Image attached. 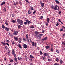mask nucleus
Here are the masks:
<instances>
[{
  "instance_id": "bb28decb",
  "label": "nucleus",
  "mask_w": 65,
  "mask_h": 65,
  "mask_svg": "<svg viewBox=\"0 0 65 65\" xmlns=\"http://www.w3.org/2000/svg\"><path fill=\"white\" fill-rule=\"evenodd\" d=\"M5 24L6 26H8V22L6 21V22H5Z\"/></svg>"
},
{
  "instance_id": "69168bd1",
  "label": "nucleus",
  "mask_w": 65,
  "mask_h": 65,
  "mask_svg": "<svg viewBox=\"0 0 65 65\" xmlns=\"http://www.w3.org/2000/svg\"><path fill=\"white\" fill-rule=\"evenodd\" d=\"M33 65V63H30V65Z\"/></svg>"
},
{
  "instance_id": "0e129e2a",
  "label": "nucleus",
  "mask_w": 65,
  "mask_h": 65,
  "mask_svg": "<svg viewBox=\"0 0 65 65\" xmlns=\"http://www.w3.org/2000/svg\"><path fill=\"white\" fill-rule=\"evenodd\" d=\"M48 24L47 23L46 24V26H48Z\"/></svg>"
},
{
  "instance_id": "6e6552de",
  "label": "nucleus",
  "mask_w": 65,
  "mask_h": 65,
  "mask_svg": "<svg viewBox=\"0 0 65 65\" xmlns=\"http://www.w3.org/2000/svg\"><path fill=\"white\" fill-rule=\"evenodd\" d=\"M58 7V6L57 5L55 6L54 8V10H57V8Z\"/></svg>"
},
{
  "instance_id": "0eeeda50",
  "label": "nucleus",
  "mask_w": 65,
  "mask_h": 65,
  "mask_svg": "<svg viewBox=\"0 0 65 65\" xmlns=\"http://www.w3.org/2000/svg\"><path fill=\"white\" fill-rule=\"evenodd\" d=\"M23 47L24 48H27L28 47V46L26 45V44L23 45Z\"/></svg>"
},
{
  "instance_id": "5fc2aeb1",
  "label": "nucleus",
  "mask_w": 65,
  "mask_h": 65,
  "mask_svg": "<svg viewBox=\"0 0 65 65\" xmlns=\"http://www.w3.org/2000/svg\"><path fill=\"white\" fill-rule=\"evenodd\" d=\"M56 52L57 53H59V51L58 50H57Z\"/></svg>"
},
{
  "instance_id": "4d7b16f0",
  "label": "nucleus",
  "mask_w": 65,
  "mask_h": 65,
  "mask_svg": "<svg viewBox=\"0 0 65 65\" xmlns=\"http://www.w3.org/2000/svg\"><path fill=\"white\" fill-rule=\"evenodd\" d=\"M23 40L24 41H26V39L23 38Z\"/></svg>"
},
{
  "instance_id": "b1692460",
  "label": "nucleus",
  "mask_w": 65,
  "mask_h": 65,
  "mask_svg": "<svg viewBox=\"0 0 65 65\" xmlns=\"http://www.w3.org/2000/svg\"><path fill=\"white\" fill-rule=\"evenodd\" d=\"M30 8L31 10H34V8H33V7L32 6H30Z\"/></svg>"
},
{
  "instance_id": "8fccbe9b",
  "label": "nucleus",
  "mask_w": 65,
  "mask_h": 65,
  "mask_svg": "<svg viewBox=\"0 0 65 65\" xmlns=\"http://www.w3.org/2000/svg\"><path fill=\"white\" fill-rule=\"evenodd\" d=\"M6 44L8 46H9V44H8V42L6 43Z\"/></svg>"
},
{
  "instance_id": "f3484780",
  "label": "nucleus",
  "mask_w": 65,
  "mask_h": 65,
  "mask_svg": "<svg viewBox=\"0 0 65 65\" xmlns=\"http://www.w3.org/2000/svg\"><path fill=\"white\" fill-rule=\"evenodd\" d=\"M47 39V37H45L44 38L42 39V40L43 41H44V40H45Z\"/></svg>"
},
{
  "instance_id": "dca6fc26",
  "label": "nucleus",
  "mask_w": 65,
  "mask_h": 65,
  "mask_svg": "<svg viewBox=\"0 0 65 65\" xmlns=\"http://www.w3.org/2000/svg\"><path fill=\"white\" fill-rule=\"evenodd\" d=\"M35 33L36 35H37V34H39V32L37 31H35Z\"/></svg>"
},
{
  "instance_id": "aec40b11",
  "label": "nucleus",
  "mask_w": 65,
  "mask_h": 65,
  "mask_svg": "<svg viewBox=\"0 0 65 65\" xmlns=\"http://www.w3.org/2000/svg\"><path fill=\"white\" fill-rule=\"evenodd\" d=\"M14 60L15 62H18V59L17 57H15L14 58Z\"/></svg>"
},
{
  "instance_id": "c9c22d12",
  "label": "nucleus",
  "mask_w": 65,
  "mask_h": 65,
  "mask_svg": "<svg viewBox=\"0 0 65 65\" xmlns=\"http://www.w3.org/2000/svg\"><path fill=\"white\" fill-rule=\"evenodd\" d=\"M43 18V16H41L39 18V19H42V18Z\"/></svg>"
},
{
  "instance_id": "f257e3e1",
  "label": "nucleus",
  "mask_w": 65,
  "mask_h": 65,
  "mask_svg": "<svg viewBox=\"0 0 65 65\" xmlns=\"http://www.w3.org/2000/svg\"><path fill=\"white\" fill-rule=\"evenodd\" d=\"M17 21L18 24L20 25H24V22L21 19H17Z\"/></svg>"
},
{
  "instance_id": "f8f14e48",
  "label": "nucleus",
  "mask_w": 65,
  "mask_h": 65,
  "mask_svg": "<svg viewBox=\"0 0 65 65\" xmlns=\"http://www.w3.org/2000/svg\"><path fill=\"white\" fill-rule=\"evenodd\" d=\"M1 43L2 44H3V45H4V46L5 45H6V43L5 42H1Z\"/></svg>"
},
{
  "instance_id": "1a4fd4ad",
  "label": "nucleus",
  "mask_w": 65,
  "mask_h": 65,
  "mask_svg": "<svg viewBox=\"0 0 65 65\" xmlns=\"http://www.w3.org/2000/svg\"><path fill=\"white\" fill-rule=\"evenodd\" d=\"M50 18H47L46 19V21H47V23H50Z\"/></svg>"
},
{
  "instance_id": "bf43d9fd",
  "label": "nucleus",
  "mask_w": 65,
  "mask_h": 65,
  "mask_svg": "<svg viewBox=\"0 0 65 65\" xmlns=\"http://www.w3.org/2000/svg\"><path fill=\"white\" fill-rule=\"evenodd\" d=\"M18 41L19 43H21V40H19Z\"/></svg>"
},
{
  "instance_id": "6e6d98bb",
  "label": "nucleus",
  "mask_w": 65,
  "mask_h": 65,
  "mask_svg": "<svg viewBox=\"0 0 65 65\" xmlns=\"http://www.w3.org/2000/svg\"><path fill=\"white\" fill-rule=\"evenodd\" d=\"M61 13H62V12H61V11H59L58 12V13L59 14H61Z\"/></svg>"
},
{
  "instance_id": "423d86ee",
  "label": "nucleus",
  "mask_w": 65,
  "mask_h": 65,
  "mask_svg": "<svg viewBox=\"0 0 65 65\" xmlns=\"http://www.w3.org/2000/svg\"><path fill=\"white\" fill-rule=\"evenodd\" d=\"M5 30L6 31H9V28H8L7 27H5Z\"/></svg>"
},
{
  "instance_id": "e2e57ef3",
  "label": "nucleus",
  "mask_w": 65,
  "mask_h": 65,
  "mask_svg": "<svg viewBox=\"0 0 65 65\" xmlns=\"http://www.w3.org/2000/svg\"><path fill=\"white\" fill-rule=\"evenodd\" d=\"M58 21L60 23V22H61V21H60V19H58Z\"/></svg>"
},
{
  "instance_id": "a878e982",
  "label": "nucleus",
  "mask_w": 65,
  "mask_h": 65,
  "mask_svg": "<svg viewBox=\"0 0 65 65\" xmlns=\"http://www.w3.org/2000/svg\"><path fill=\"white\" fill-rule=\"evenodd\" d=\"M51 52H53L54 51V49H53V48H51Z\"/></svg>"
},
{
  "instance_id": "3c124183",
  "label": "nucleus",
  "mask_w": 65,
  "mask_h": 65,
  "mask_svg": "<svg viewBox=\"0 0 65 65\" xmlns=\"http://www.w3.org/2000/svg\"><path fill=\"white\" fill-rule=\"evenodd\" d=\"M25 0V1H26V2H27V3H29V1H28V0Z\"/></svg>"
},
{
  "instance_id": "052dcab7",
  "label": "nucleus",
  "mask_w": 65,
  "mask_h": 65,
  "mask_svg": "<svg viewBox=\"0 0 65 65\" xmlns=\"http://www.w3.org/2000/svg\"><path fill=\"white\" fill-rule=\"evenodd\" d=\"M14 31V29H12L11 30V31H12V32H13V31Z\"/></svg>"
},
{
  "instance_id": "39448f33",
  "label": "nucleus",
  "mask_w": 65,
  "mask_h": 65,
  "mask_svg": "<svg viewBox=\"0 0 65 65\" xmlns=\"http://www.w3.org/2000/svg\"><path fill=\"white\" fill-rule=\"evenodd\" d=\"M43 35L42 34H39L38 35V37H39V39H40V38H41V37L42 36H43Z\"/></svg>"
},
{
  "instance_id": "6ab92c4d",
  "label": "nucleus",
  "mask_w": 65,
  "mask_h": 65,
  "mask_svg": "<svg viewBox=\"0 0 65 65\" xmlns=\"http://www.w3.org/2000/svg\"><path fill=\"white\" fill-rule=\"evenodd\" d=\"M18 46L20 48H22V45H21L20 44H19L18 45Z\"/></svg>"
},
{
  "instance_id": "473e14b6",
  "label": "nucleus",
  "mask_w": 65,
  "mask_h": 65,
  "mask_svg": "<svg viewBox=\"0 0 65 65\" xmlns=\"http://www.w3.org/2000/svg\"><path fill=\"white\" fill-rule=\"evenodd\" d=\"M21 25H19L18 26V29H20V28H21Z\"/></svg>"
},
{
  "instance_id": "4c0bfd02",
  "label": "nucleus",
  "mask_w": 65,
  "mask_h": 65,
  "mask_svg": "<svg viewBox=\"0 0 65 65\" xmlns=\"http://www.w3.org/2000/svg\"><path fill=\"white\" fill-rule=\"evenodd\" d=\"M5 48H6V50H8V47H7V46H5Z\"/></svg>"
},
{
  "instance_id": "2eb2a0df",
  "label": "nucleus",
  "mask_w": 65,
  "mask_h": 65,
  "mask_svg": "<svg viewBox=\"0 0 65 65\" xmlns=\"http://www.w3.org/2000/svg\"><path fill=\"white\" fill-rule=\"evenodd\" d=\"M11 22H12V23H16L17 22V21L15 20H12Z\"/></svg>"
},
{
  "instance_id": "9b49d317",
  "label": "nucleus",
  "mask_w": 65,
  "mask_h": 65,
  "mask_svg": "<svg viewBox=\"0 0 65 65\" xmlns=\"http://www.w3.org/2000/svg\"><path fill=\"white\" fill-rule=\"evenodd\" d=\"M18 37H14V39L16 41H17L18 40Z\"/></svg>"
},
{
  "instance_id": "603ef678",
  "label": "nucleus",
  "mask_w": 65,
  "mask_h": 65,
  "mask_svg": "<svg viewBox=\"0 0 65 65\" xmlns=\"http://www.w3.org/2000/svg\"><path fill=\"white\" fill-rule=\"evenodd\" d=\"M6 41L7 42H8V43H9V42H10V41H9V40H6Z\"/></svg>"
},
{
  "instance_id": "de8ad7c7",
  "label": "nucleus",
  "mask_w": 65,
  "mask_h": 65,
  "mask_svg": "<svg viewBox=\"0 0 65 65\" xmlns=\"http://www.w3.org/2000/svg\"><path fill=\"white\" fill-rule=\"evenodd\" d=\"M63 31V29L62 28L60 30V31L61 32V31Z\"/></svg>"
},
{
  "instance_id": "412c9836",
  "label": "nucleus",
  "mask_w": 65,
  "mask_h": 65,
  "mask_svg": "<svg viewBox=\"0 0 65 65\" xmlns=\"http://www.w3.org/2000/svg\"><path fill=\"white\" fill-rule=\"evenodd\" d=\"M29 57L30 58H31L32 59L34 58V56H33L32 55H30L29 56Z\"/></svg>"
},
{
  "instance_id": "a211bd4d",
  "label": "nucleus",
  "mask_w": 65,
  "mask_h": 65,
  "mask_svg": "<svg viewBox=\"0 0 65 65\" xmlns=\"http://www.w3.org/2000/svg\"><path fill=\"white\" fill-rule=\"evenodd\" d=\"M55 2L56 3L58 4H59V3H60V2H59L58 1V0H55Z\"/></svg>"
},
{
  "instance_id": "4be33fe9",
  "label": "nucleus",
  "mask_w": 65,
  "mask_h": 65,
  "mask_svg": "<svg viewBox=\"0 0 65 65\" xmlns=\"http://www.w3.org/2000/svg\"><path fill=\"white\" fill-rule=\"evenodd\" d=\"M5 4V2H3L1 4V5H4Z\"/></svg>"
},
{
  "instance_id": "49530a36",
  "label": "nucleus",
  "mask_w": 65,
  "mask_h": 65,
  "mask_svg": "<svg viewBox=\"0 0 65 65\" xmlns=\"http://www.w3.org/2000/svg\"><path fill=\"white\" fill-rule=\"evenodd\" d=\"M56 60L57 62H58V61H59V59L58 58H56Z\"/></svg>"
},
{
  "instance_id": "5701e85b",
  "label": "nucleus",
  "mask_w": 65,
  "mask_h": 65,
  "mask_svg": "<svg viewBox=\"0 0 65 65\" xmlns=\"http://www.w3.org/2000/svg\"><path fill=\"white\" fill-rule=\"evenodd\" d=\"M32 12V11H28V14H31V13Z\"/></svg>"
},
{
  "instance_id": "37998d69",
  "label": "nucleus",
  "mask_w": 65,
  "mask_h": 65,
  "mask_svg": "<svg viewBox=\"0 0 65 65\" xmlns=\"http://www.w3.org/2000/svg\"><path fill=\"white\" fill-rule=\"evenodd\" d=\"M49 48V46H46V49H48V48Z\"/></svg>"
},
{
  "instance_id": "79ce46f5",
  "label": "nucleus",
  "mask_w": 65,
  "mask_h": 65,
  "mask_svg": "<svg viewBox=\"0 0 65 65\" xmlns=\"http://www.w3.org/2000/svg\"><path fill=\"white\" fill-rule=\"evenodd\" d=\"M12 17H14V13H13L12 14Z\"/></svg>"
},
{
  "instance_id": "864d4df0",
  "label": "nucleus",
  "mask_w": 65,
  "mask_h": 65,
  "mask_svg": "<svg viewBox=\"0 0 65 65\" xmlns=\"http://www.w3.org/2000/svg\"><path fill=\"white\" fill-rule=\"evenodd\" d=\"M40 55H42V52L41 51H40Z\"/></svg>"
},
{
  "instance_id": "a19ab883",
  "label": "nucleus",
  "mask_w": 65,
  "mask_h": 65,
  "mask_svg": "<svg viewBox=\"0 0 65 65\" xmlns=\"http://www.w3.org/2000/svg\"><path fill=\"white\" fill-rule=\"evenodd\" d=\"M24 24L25 25H27V22H24Z\"/></svg>"
},
{
  "instance_id": "9d476101",
  "label": "nucleus",
  "mask_w": 65,
  "mask_h": 65,
  "mask_svg": "<svg viewBox=\"0 0 65 65\" xmlns=\"http://www.w3.org/2000/svg\"><path fill=\"white\" fill-rule=\"evenodd\" d=\"M40 3L41 4V5L42 7H44V4L43 3H42V2H40Z\"/></svg>"
},
{
  "instance_id": "72a5a7b5",
  "label": "nucleus",
  "mask_w": 65,
  "mask_h": 65,
  "mask_svg": "<svg viewBox=\"0 0 65 65\" xmlns=\"http://www.w3.org/2000/svg\"><path fill=\"white\" fill-rule=\"evenodd\" d=\"M42 58H43V60L44 61H45V60H46V59L45 58H44V57H43V56L42 57Z\"/></svg>"
},
{
  "instance_id": "680f3d73",
  "label": "nucleus",
  "mask_w": 65,
  "mask_h": 65,
  "mask_svg": "<svg viewBox=\"0 0 65 65\" xmlns=\"http://www.w3.org/2000/svg\"><path fill=\"white\" fill-rule=\"evenodd\" d=\"M29 40L31 42H32V41H31V39H29Z\"/></svg>"
},
{
  "instance_id": "7c9ffc66",
  "label": "nucleus",
  "mask_w": 65,
  "mask_h": 65,
  "mask_svg": "<svg viewBox=\"0 0 65 65\" xmlns=\"http://www.w3.org/2000/svg\"><path fill=\"white\" fill-rule=\"evenodd\" d=\"M11 42L12 43V44H15L14 42L13 41L11 40Z\"/></svg>"
},
{
  "instance_id": "09e8293b",
  "label": "nucleus",
  "mask_w": 65,
  "mask_h": 65,
  "mask_svg": "<svg viewBox=\"0 0 65 65\" xmlns=\"http://www.w3.org/2000/svg\"><path fill=\"white\" fill-rule=\"evenodd\" d=\"M10 62H13V60L11 59L10 60Z\"/></svg>"
},
{
  "instance_id": "e433bc0d",
  "label": "nucleus",
  "mask_w": 65,
  "mask_h": 65,
  "mask_svg": "<svg viewBox=\"0 0 65 65\" xmlns=\"http://www.w3.org/2000/svg\"><path fill=\"white\" fill-rule=\"evenodd\" d=\"M32 45L33 46H34V45H34V42H32Z\"/></svg>"
},
{
  "instance_id": "ea45409f",
  "label": "nucleus",
  "mask_w": 65,
  "mask_h": 65,
  "mask_svg": "<svg viewBox=\"0 0 65 65\" xmlns=\"http://www.w3.org/2000/svg\"><path fill=\"white\" fill-rule=\"evenodd\" d=\"M59 9H60V7L59 6H58L57 9L58 11H59Z\"/></svg>"
},
{
  "instance_id": "a18cd8bd",
  "label": "nucleus",
  "mask_w": 65,
  "mask_h": 65,
  "mask_svg": "<svg viewBox=\"0 0 65 65\" xmlns=\"http://www.w3.org/2000/svg\"><path fill=\"white\" fill-rule=\"evenodd\" d=\"M26 60V61H27V60H28V57H26L25 58Z\"/></svg>"
},
{
  "instance_id": "7ed1b4c3",
  "label": "nucleus",
  "mask_w": 65,
  "mask_h": 65,
  "mask_svg": "<svg viewBox=\"0 0 65 65\" xmlns=\"http://www.w3.org/2000/svg\"><path fill=\"white\" fill-rule=\"evenodd\" d=\"M25 22H27V25L29 26V24H30V23H31L32 22L29 20H25Z\"/></svg>"
},
{
  "instance_id": "58836bf2",
  "label": "nucleus",
  "mask_w": 65,
  "mask_h": 65,
  "mask_svg": "<svg viewBox=\"0 0 65 65\" xmlns=\"http://www.w3.org/2000/svg\"><path fill=\"white\" fill-rule=\"evenodd\" d=\"M36 10H35V9L34 11L33 12V14H35V13H36Z\"/></svg>"
},
{
  "instance_id": "c756f323",
  "label": "nucleus",
  "mask_w": 65,
  "mask_h": 65,
  "mask_svg": "<svg viewBox=\"0 0 65 65\" xmlns=\"http://www.w3.org/2000/svg\"><path fill=\"white\" fill-rule=\"evenodd\" d=\"M54 6L53 5H52L51 6V8H52V9H54Z\"/></svg>"
},
{
  "instance_id": "c85d7f7f",
  "label": "nucleus",
  "mask_w": 65,
  "mask_h": 65,
  "mask_svg": "<svg viewBox=\"0 0 65 65\" xmlns=\"http://www.w3.org/2000/svg\"><path fill=\"white\" fill-rule=\"evenodd\" d=\"M26 39H29V36H28V35L26 34Z\"/></svg>"
},
{
  "instance_id": "20e7f679",
  "label": "nucleus",
  "mask_w": 65,
  "mask_h": 65,
  "mask_svg": "<svg viewBox=\"0 0 65 65\" xmlns=\"http://www.w3.org/2000/svg\"><path fill=\"white\" fill-rule=\"evenodd\" d=\"M49 55V54L48 53H44V55L45 56H47V57H49L50 56H49V55Z\"/></svg>"
},
{
  "instance_id": "f704fd0d",
  "label": "nucleus",
  "mask_w": 65,
  "mask_h": 65,
  "mask_svg": "<svg viewBox=\"0 0 65 65\" xmlns=\"http://www.w3.org/2000/svg\"><path fill=\"white\" fill-rule=\"evenodd\" d=\"M60 24V23H58L57 22V23L56 24V26H58L59 24Z\"/></svg>"
},
{
  "instance_id": "338daca9",
  "label": "nucleus",
  "mask_w": 65,
  "mask_h": 65,
  "mask_svg": "<svg viewBox=\"0 0 65 65\" xmlns=\"http://www.w3.org/2000/svg\"><path fill=\"white\" fill-rule=\"evenodd\" d=\"M18 64V62H16L15 63V65H17Z\"/></svg>"
},
{
  "instance_id": "c03bdc74",
  "label": "nucleus",
  "mask_w": 65,
  "mask_h": 65,
  "mask_svg": "<svg viewBox=\"0 0 65 65\" xmlns=\"http://www.w3.org/2000/svg\"><path fill=\"white\" fill-rule=\"evenodd\" d=\"M26 40L27 41V42H28V43L29 42V39H27Z\"/></svg>"
},
{
  "instance_id": "2f4dec72",
  "label": "nucleus",
  "mask_w": 65,
  "mask_h": 65,
  "mask_svg": "<svg viewBox=\"0 0 65 65\" xmlns=\"http://www.w3.org/2000/svg\"><path fill=\"white\" fill-rule=\"evenodd\" d=\"M62 62H63V61H62V60H61L59 62L60 64V65L62 64Z\"/></svg>"
},
{
  "instance_id": "774afa93",
  "label": "nucleus",
  "mask_w": 65,
  "mask_h": 65,
  "mask_svg": "<svg viewBox=\"0 0 65 65\" xmlns=\"http://www.w3.org/2000/svg\"><path fill=\"white\" fill-rule=\"evenodd\" d=\"M65 33H64L63 34V37H64V36H65Z\"/></svg>"
},
{
  "instance_id": "393cba45",
  "label": "nucleus",
  "mask_w": 65,
  "mask_h": 65,
  "mask_svg": "<svg viewBox=\"0 0 65 65\" xmlns=\"http://www.w3.org/2000/svg\"><path fill=\"white\" fill-rule=\"evenodd\" d=\"M18 60H22V57H19L18 58Z\"/></svg>"
},
{
  "instance_id": "f03ea898",
  "label": "nucleus",
  "mask_w": 65,
  "mask_h": 65,
  "mask_svg": "<svg viewBox=\"0 0 65 65\" xmlns=\"http://www.w3.org/2000/svg\"><path fill=\"white\" fill-rule=\"evenodd\" d=\"M18 31L17 30H14V31L13 33V34L14 35H15V36H16V35H18Z\"/></svg>"
},
{
  "instance_id": "ddd939ff",
  "label": "nucleus",
  "mask_w": 65,
  "mask_h": 65,
  "mask_svg": "<svg viewBox=\"0 0 65 65\" xmlns=\"http://www.w3.org/2000/svg\"><path fill=\"white\" fill-rule=\"evenodd\" d=\"M12 54H14L15 52H14V49H12Z\"/></svg>"
},
{
  "instance_id": "4468645a",
  "label": "nucleus",
  "mask_w": 65,
  "mask_h": 65,
  "mask_svg": "<svg viewBox=\"0 0 65 65\" xmlns=\"http://www.w3.org/2000/svg\"><path fill=\"white\" fill-rule=\"evenodd\" d=\"M29 27H30V28H31V29H33L34 28V26L32 25L29 26Z\"/></svg>"
},
{
  "instance_id": "cd10ccee",
  "label": "nucleus",
  "mask_w": 65,
  "mask_h": 65,
  "mask_svg": "<svg viewBox=\"0 0 65 65\" xmlns=\"http://www.w3.org/2000/svg\"><path fill=\"white\" fill-rule=\"evenodd\" d=\"M2 27L3 29H5V26L4 25H2Z\"/></svg>"
},
{
  "instance_id": "13d9d810",
  "label": "nucleus",
  "mask_w": 65,
  "mask_h": 65,
  "mask_svg": "<svg viewBox=\"0 0 65 65\" xmlns=\"http://www.w3.org/2000/svg\"><path fill=\"white\" fill-rule=\"evenodd\" d=\"M58 63H54V65H58Z\"/></svg>"
}]
</instances>
